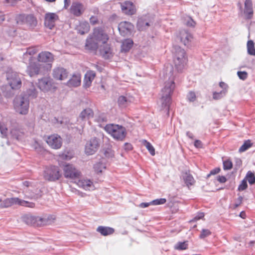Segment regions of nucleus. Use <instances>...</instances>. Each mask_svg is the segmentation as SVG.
Returning a JSON list of instances; mask_svg holds the SVG:
<instances>
[{
  "label": "nucleus",
  "mask_w": 255,
  "mask_h": 255,
  "mask_svg": "<svg viewBox=\"0 0 255 255\" xmlns=\"http://www.w3.org/2000/svg\"><path fill=\"white\" fill-rule=\"evenodd\" d=\"M96 76V73L93 71L87 72L85 75L84 83L87 87H89L92 81L94 80Z\"/></svg>",
  "instance_id": "nucleus-34"
},
{
  "label": "nucleus",
  "mask_w": 255,
  "mask_h": 255,
  "mask_svg": "<svg viewBox=\"0 0 255 255\" xmlns=\"http://www.w3.org/2000/svg\"><path fill=\"white\" fill-rule=\"evenodd\" d=\"M169 75H170L168 76L169 80L165 82L164 87L161 91V98L158 103L160 110H165L167 111L168 115H169L170 106L171 104V95L175 87L174 80L176 76V74H174L172 66L170 67Z\"/></svg>",
  "instance_id": "nucleus-1"
},
{
  "label": "nucleus",
  "mask_w": 255,
  "mask_h": 255,
  "mask_svg": "<svg viewBox=\"0 0 255 255\" xmlns=\"http://www.w3.org/2000/svg\"><path fill=\"white\" fill-rule=\"evenodd\" d=\"M18 25H25L30 29L34 28L37 24L36 17L32 14H20L16 17Z\"/></svg>",
  "instance_id": "nucleus-6"
},
{
  "label": "nucleus",
  "mask_w": 255,
  "mask_h": 255,
  "mask_svg": "<svg viewBox=\"0 0 255 255\" xmlns=\"http://www.w3.org/2000/svg\"><path fill=\"white\" fill-rule=\"evenodd\" d=\"M68 75V71L63 67H58L53 70L52 76L55 80H64L67 78Z\"/></svg>",
  "instance_id": "nucleus-16"
},
{
  "label": "nucleus",
  "mask_w": 255,
  "mask_h": 255,
  "mask_svg": "<svg viewBox=\"0 0 255 255\" xmlns=\"http://www.w3.org/2000/svg\"><path fill=\"white\" fill-rule=\"evenodd\" d=\"M233 167L232 161L229 160H226L223 161V168L224 170H230Z\"/></svg>",
  "instance_id": "nucleus-48"
},
{
  "label": "nucleus",
  "mask_w": 255,
  "mask_h": 255,
  "mask_svg": "<svg viewBox=\"0 0 255 255\" xmlns=\"http://www.w3.org/2000/svg\"><path fill=\"white\" fill-rule=\"evenodd\" d=\"M149 26V23L148 21L143 19L142 17L138 19L137 22V27L139 30H145L147 27Z\"/></svg>",
  "instance_id": "nucleus-38"
},
{
  "label": "nucleus",
  "mask_w": 255,
  "mask_h": 255,
  "mask_svg": "<svg viewBox=\"0 0 255 255\" xmlns=\"http://www.w3.org/2000/svg\"><path fill=\"white\" fill-rule=\"evenodd\" d=\"M173 61L178 71H181L186 65L187 61L186 53L180 47H174Z\"/></svg>",
  "instance_id": "nucleus-5"
},
{
  "label": "nucleus",
  "mask_w": 255,
  "mask_h": 255,
  "mask_svg": "<svg viewBox=\"0 0 255 255\" xmlns=\"http://www.w3.org/2000/svg\"><path fill=\"white\" fill-rule=\"evenodd\" d=\"M33 147L38 153L42 154L44 151V149L43 146L37 141H35L34 143L33 144Z\"/></svg>",
  "instance_id": "nucleus-45"
},
{
  "label": "nucleus",
  "mask_w": 255,
  "mask_h": 255,
  "mask_svg": "<svg viewBox=\"0 0 255 255\" xmlns=\"http://www.w3.org/2000/svg\"><path fill=\"white\" fill-rule=\"evenodd\" d=\"M90 22L92 24H94L97 22V19L95 17H91L90 18Z\"/></svg>",
  "instance_id": "nucleus-64"
},
{
  "label": "nucleus",
  "mask_w": 255,
  "mask_h": 255,
  "mask_svg": "<svg viewBox=\"0 0 255 255\" xmlns=\"http://www.w3.org/2000/svg\"><path fill=\"white\" fill-rule=\"evenodd\" d=\"M178 37L185 46L189 47L191 45V42L193 40V36L187 30L182 29L180 31Z\"/></svg>",
  "instance_id": "nucleus-15"
},
{
  "label": "nucleus",
  "mask_w": 255,
  "mask_h": 255,
  "mask_svg": "<svg viewBox=\"0 0 255 255\" xmlns=\"http://www.w3.org/2000/svg\"><path fill=\"white\" fill-rule=\"evenodd\" d=\"M252 144L250 140H248L245 141L244 144L240 147L239 149V152H243L248 149L251 146Z\"/></svg>",
  "instance_id": "nucleus-43"
},
{
  "label": "nucleus",
  "mask_w": 255,
  "mask_h": 255,
  "mask_svg": "<svg viewBox=\"0 0 255 255\" xmlns=\"http://www.w3.org/2000/svg\"><path fill=\"white\" fill-rule=\"evenodd\" d=\"M63 172L65 178L71 179L79 178L81 174L78 169L70 164H66L64 165Z\"/></svg>",
  "instance_id": "nucleus-10"
},
{
  "label": "nucleus",
  "mask_w": 255,
  "mask_h": 255,
  "mask_svg": "<svg viewBox=\"0 0 255 255\" xmlns=\"http://www.w3.org/2000/svg\"><path fill=\"white\" fill-rule=\"evenodd\" d=\"M217 180L219 182L222 183H225L227 181L226 178L224 176H219Z\"/></svg>",
  "instance_id": "nucleus-58"
},
{
  "label": "nucleus",
  "mask_w": 255,
  "mask_h": 255,
  "mask_svg": "<svg viewBox=\"0 0 255 255\" xmlns=\"http://www.w3.org/2000/svg\"><path fill=\"white\" fill-rule=\"evenodd\" d=\"M244 179H246V181H248L249 184L251 185H253L255 183V176L254 173L250 171L247 172Z\"/></svg>",
  "instance_id": "nucleus-41"
},
{
  "label": "nucleus",
  "mask_w": 255,
  "mask_h": 255,
  "mask_svg": "<svg viewBox=\"0 0 255 255\" xmlns=\"http://www.w3.org/2000/svg\"><path fill=\"white\" fill-rule=\"evenodd\" d=\"M81 78L80 74H74L67 81L66 85L69 87H77L81 84Z\"/></svg>",
  "instance_id": "nucleus-25"
},
{
  "label": "nucleus",
  "mask_w": 255,
  "mask_h": 255,
  "mask_svg": "<svg viewBox=\"0 0 255 255\" xmlns=\"http://www.w3.org/2000/svg\"><path fill=\"white\" fill-rule=\"evenodd\" d=\"M104 129L114 139L118 141H123L127 136L126 128L121 125L116 124H107Z\"/></svg>",
  "instance_id": "nucleus-2"
},
{
  "label": "nucleus",
  "mask_w": 255,
  "mask_h": 255,
  "mask_svg": "<svg viewBox=\"0 0 255 255\" xmlns=\"http://www.w3.org/2000/svg\"><path fill=\"white\" fill-rule=\"evenodd\" d=\"M183 179L186 184L189 187L194 184L195 180L192 175L187 172H184L182 175Z\"/></svg>",
  "instance_id": "nucleus-36"
},
{
  "label": "nucleus",
  "mask_w": 255,
  "mask_h": 255,
  "mask_svg": "<svg viewBox=\"0 0 255 255\" xmlns=\"http://www.w3.org/2000/svg\"><path fill=\"white\" fill-rule=\"evenodd\" d=\"M22 96H25L29 98L34 99L37 96V91L34 86V85L30 83L29 84V88L26 90V91L21 94Z\"/></svg>",
  "instance_id": "nucleus-29"
},
{
  "label": "nucleus",
  "mask_w": 255,
  "mask_h": 255,
  "mask_svg": "<svg viewBox=\"0 0 255 255\" xmlns=\"http://www.w3.org/2000/svg\"><path fill=\"white\" fill-rule=\"evenodd\" d=\"M6 79L8 84L12 89H18L21 86V80L16 72L9 70L6 73Z\"/></svg>",
  "instance_id": "nucleus-8"
},
{
  "label": "nucleus",
  "mask_w": 255,
  "mask_h": 255,
  "mask_svg": "<svg viewBox=\"0 0 255 255\" xmlns=\"http://www.w3.org/2000/svg\"><path fill=\"white\" fill-rule=\"evenodd\" d=\"M187 99L190 102H193L196 99L195 93L193 92H190L187 95Z\"/></svg>",
  "instance_id": "nucleus-54"
},
{
  "label": "nucleus",
  "mask_w": 255,
  "mask_h": 255,
  "mask_svg": "<svg viewBox=\"0 0 255 255\" xmlns=\"http://www.w3.org/2000/svg\"><path fill=\"white\" fill-rule=\"evenodd\" d=\"M95 40L99 43L105 44L109 39L108 35L101 28H95L93 34L91 36Z\"/></svg>",
  "instance_id": "nucleus-11"
},
{
  "label": "nucleus",
  "mask_w": 255,
  "mask_h": 255,
  "mask_svg": "<svg viewBox=\"0 0 255 255\" xmlns=\"http://www.w3.org/2000/svg\"><path fill=\"white\" fill-rule=\"evenodd\" d=\"M220 169L219 168H216L211 170L209 176L210 175H215V174L218 173L220 172Z\"/></svg>",
  "instance_id": "nucleus-59"
},
{
  "label": "nucleus",
  "mask_w": 255,
  "mask_h": 255,
  "mask_svg": "<svg viewBox=\"0 0 255 255\" xmlns=\"http://www.w3.org/2000/svg\"><path fill=\"white\" fill-rule=\"evenodd\" d=\"M166 200L165 198H160L154 200L150 202L153 205H162L165 203Z\"/></svg>",
  "instance_id": "nucleus-47"
},
{
  "label": "nucleus",
  "mask_w": 255,
  "mask_h": 255,
  "mask_svg": "<svg viewBox=\"0 0 255 255\" xmlns=\"http://www.w3.org/2000/svg\"><path fill=\"white\" fill-rule=\"evenodd\" d=\"M78 185L86 190H92L94 187L93 182L91 180L88 179L79 180Z\"/></svg>",
  "instance_id": "nucleus-32"
},
{
  "label": "nucleus",
  "mask_w": 255,
  "mask_h": 255,
  "mask_svg": "<svg viewBox=\"0 0 255 255\" xmlns=\"http://www.w3.org/2000/svg\"><path fill=\"white\" fill-rule=\"evenodd\" d=\"M101 55L105 59L110 58L112 56V49L110 45L106 42L103 44L100 48Z\"/></svg>",
  "instance_id": "nucleus-27"
},
{
  "label": "nucleus",
  "mask_w": 255,
  "mask_h": 255,
  "mask_svg": "<svg viewBox=\"0 0 255 255\" xmlns=\"http://www.w3.org/2000/svg\"><path fill=\"white\" fill-rule=\"evenodd\" d=\"M134 100L133 98L129 95L121 96L119 97L118 103L120 107L126 108Z\"/></svg>",
  "instance_id": "nucleus-23"
},
{
  "label": "nucleus",
  "mask_w": 255,
  "mask_h": 255,
  "mask_svg": "<svg viewBox=\"0 0 255 255\" xmlns=\"http://www.w3.org/2000/svg\"><path fill=\"white\" fill-rule=\"evenodd\" d=\"M15 111L21 115H26L29 111V99L25 96L20 95L15 97L13 102Z\"/></svg>",
  "instance_id": "nucleus-3"
},
{
  "label": "nucleus",
  "mask_w": 255,
  "mask_h": 255,
  "mask_svg": "<svg viewBox=\"0 0 255 255\" xmlns=\"http://www.w3.org/2000/svg\"><path fill=\"white\" fill-rule=\"evenodd\" d=\"M58 15L54 13H47L45 16V25L51 29L55 25V21L58 19Z\"/></svg>",
  "instance_id": "nucleus-19"
},
{
  "label": "nucleus",
  "mask_w": 255,
  "mask_h": 255,
  "mask_svg": "<svg viewBox=\"0 0 255 255\" xmlns=\"http://www.w3.org/2000/svg\"><path fill=\"white\" fill-rule=\"evenodd\" d=\"M50 216H45L43 217L34 216L31 215H25L22 217L23 222L28 225L41 226L46 225L51 223Z\"/></svg>",
  "instance_id": "nucleus-4"
},
{
  "label": "nucleus",
  "mask_w": 255,
  "mask_h": 255,
  "mask_svg": "<svg viewBox=\"0 0 255 255\" xmlns=\"http://www.w3.org/2000/svg\"><path fill=\"white\" fill-rule=\"evenodd\" d=\"M94 113L92 109L87 108L81 112L80 114L79 118L82 120H87L93 117Z\"/></svg>",
  "instance_id": "nucleus-33"
},
{
  "label": "nucleus",
  "mask_w": 255,
  "mask_h": 255,
  "mask_svg": "<svg viewBox=\"0 0 255 255\" xmlns=\"http://www.w3.org/2000/svg\"><path fill=\"white\" fill-rule=\"evenodd\" d=\"M14 204H17L30 208H33L35 205L34 203L32 202H29L28 201L22 200L18 198H7L4 200L1 204V206L3 208H7Z\"/></svg>",
  "instance_id": "nucleus-9"
},
{
  "label": "nucleus",
  "mask_w": 255,
  "mask_h": 255,
  "mask_svg": "<svg viewBox=\"0 0 255 255\" xmlns=\"http://www.w3.org/2000/svg\"><path fill=\"white\" fill-rule=\"evenodd\" d=\"M204 216V214L202 212L199 213L192 220V221L195 222L197 220L202 219Z\"/></svg>",
  "instance_id": "nucleus-57"
},
{
  "label": "nucleus",
  "mask_w": 255,
  "mask_h": 255,
  "mask_svg": "<svg viewBox=\"0 0 255 255\" xmlns=\"http://www.w3.org/2000/svg\"><path fill=\"white\" fill-rule=\"evenodd\" d=\"M123 148L125 150H126L127 151H130V150H132V146L130 143L126 142L124 144Z\"/></svg>",
  "instance_id": "nucleus-56"
},
{
  "label": "nucleus",
  "mask_w": 255,
  "mask_h": 255,
  "mask_svg": "<svg viewBox=\"0 0 255 255\" xmlns=\"http://www.w3.org/2000/svg\"><path fill=\"white\" fill-rule=\"evenodd\" d=\"M186 134L187 136H188L189 138H190L191 139H193V138H194L193 134L192 132H191L190 131H187L186 133Z\"/></svg>",
  "instance_id": "nucleus-62"
},
{
  "label": "nucleus",
  "mask_w": 255,
  "mask_h": 255,
  "mask_svg": "<svg viewBox=\"0 0 255 255\" xmlns=\"http://www.w3.org/2000/svg\"><path fill=\"white\" fill-rule=\"evenodd\" d=\"M133 28V25L130 22L127 21H122L118 26L119 32L123 36L129 35Z\"/></svg>",
  "instance_id": "nucleus-14"
},
{
  "label": "nucleus",
  "mask_w": 255,
  "mask_h": 255,
  "mask_svg": "<svg viewBox=\"0 0 255 255\" xmlns=\"http://www.w3.org/2000/svg\"><path fill=\"white\" fill-rule=\"evenodd\" d=\"M143 144L147 149L149 153L152 155H155V149L152 144L146 140L143 141Z\"/></svg>",
  "instance_id": "nucleus-42"
},
{
  "label": "nucleus",
  "mask_w": 255,
  "mask_h": 255,
  "mask_svg": "<svg viewBox=\"0 0 255 255\" xmlns=\"http://www.w3.org/2000/svg\"><path fill=\"white\" fill-rule=\"evenodd\" d=\"M100 145L99 139L96 137L92 138L85 145V152L88 155L94 154Z\"/></svg>",
  "instance_id": "nucleus-12"
},
{
  "label": "nucleus",
  "mask_w": 255,
  "mask_h": 255,
  "mask_svg": "<svg viewBox=\"0 0 255 255\" xmlns=\"http://www.w3.org/2000/svg\"><path fill=\"white\" fill-rule=\"evenodd\" d=\"M121 5L122 11L126 14L132 15L136 11L135 6L130 1H126L121 3Z\"/></svg>",
  "instance_id": "nucleus-20"
},
{
  "label": "nucleus",
  "mask_w": 255,
  "mask_h": 255,
  "mask_svg": "<svg viewBox=\"0 0 255 255\" xmlns=\"http://www.w3.org/2000/svg\"><path fill=\"white\" fill-rule=\"evenodd\" d=\"M243 200V197L242 196H239L238 199L236 200L235 203L234 205L233 209H235L237 207H238L242 203Z\"/></svg>",
  "instance_id": "nucleus-53"
},
{
  "label": "nucleus",
  "mask_w": 255,
  "mask_h": 255,
  "mask_svg": "<svg viewBox=\"0 0 255 255\" xmlns=\"http://www.w3.org/2000/svg\"><path fill=\"white\" fill-rule=\"evenodd\" d=\"M186 24L188 26L194 27L195 26V22L192 18L189 17L187 20Z\"/></svg>",
  "instance_id": "nucleus-55"
},
{
  "label": "nucleus",
  "mask_w": 255,
  "mask_h": 255,
  "mask_svg": "<svg viewBox=\"0 0 255 255\" xmlns=\"http://www.w3.org/2000/svg\"><path fill=\"white\" fill-rule=\"evenodd\" d=\"M211 234V232L208 229H203L200 235V238L204 239Z\"/></svg>",
  "instance_id": "nucleus-51"
},
{
  "label": "nucleus",
  "mask_w": 255,
  "mask_h": 255,
  "mask_svg": "<svg viewBox=\"0 0 255 255\" xmlns=\"http://www.w3.org/2000/svg\"><path fill=\"white\" fill-rule=\"evenodd\" d=\"M248 187L246 179H244L238 186V190L239 191H242L245 190Z\"/></svg>",
  "instance_id": "nucleus-49"
},
{
  "label": "nucleus",
  "mask_w": 255,
  "mask_h": 255,
  "mask_svg": "<svg viewBox=\"0 0 255 255\" xmlns=\"http://www.w3.org/2000/svg\"><path fill=\"white\" fill-rule=\"evenodd\" d=\"M133 41L130 39H127L122 42L121 50L122 52H126L128 51L133 45Z\"/></svg>",
  "instance_id": "nucleus-37"
},
{
  "label": "nucleus",
  "mask_w": 255,
  "mask_h": 255,
  "mask_svg": "<svg viewBox=\"0 0 255 255\" xmlns=\"http://www.w3.org/2000/svg\"><path fill=\"white\" fill-rule=\"evenodd\" d=\"M70 3V0H64V7L67 8Z\"/></svg>",
  "instance_id": "nucleus-63"
},
{
  "label": "nucleus",
  "mask_w": 255,
  "mask_h": 255,
  "mask_svg": "<svg viewBox=\"0 0 255 255\" xmlns=\"http://www.w3.org/2000/svg\"><path fill=\"white\" fill-rule=\"evenodd\" d=\"M46 141L49 146L56 149L60 148L62 144V138L57 134L48 136L46 139Z\"/></svg>",
  "instance_id": "nucleus-13"
},
{
  "label": "nucleus",
  "mask_w": 255,
  "mask_h": 255,
  "mask_svg": "<svg viewBox=\"0 0 255 255\" xmlns=\"http://www.w3.org/2000/svg\"><path fill=\"white\" fill-rule=\"evenodd\" d=\"M89 29V24L88 22L85 21L80 22L76 28L77 32L81 35L88 33Z\"/></svg>",
  "instance_id": "nucleus-31"
},
{
  "label": "nucleus",
  "mask_w": 255,
  "mask_h": 255,
  "mask_svg": "<svg viewBox=\"0 0 255 255\" xmlns=\"http://www.w3.org/2000/svg\"><path fill=\"white\" fill-rule=\"evenodd\" d=\"M84 11L83 5L78 2H73L70 7V12L71 13L74 14L75 16H80Z\"/></svg>",
  "instance_id": "nucleus-26"
},
{
  "label": "nucleus",
  "mask_w": 255,
  "mask_h": 255,
  "mask_svg": "<svg viewBox=\"0 0 255 255\" xmlns=\"http://www.w3.org/2000/svg\"><path fill=\"white\" fill-rule=\"evenodd\" d=\"M194 146L197 148H200L202 147V142L199 140H195L194 142Z\"/></svg>",
  "instance_id": "nucleus-60"
},
{
  "label": "nucleus",
  "mask_w": 255,
  "mask_h": 255,
  "mask_svg": "<svg viewBox=\"0 0 255 255\" xmlns=\"http://www.w3.org/2000/svg\"><path fill=\"white\" fill-rule=\"evenodd\" d=\"M94 168L97 173H101L103 169H105V164L102 162H99L94 164Z\"/></svg>",
  "instance_id": "nucleus-44"
},
{
  "label": "nucleus",
  "mask_w": 255,
  "mask_h": 255,
  "mask_svg": "<svg viewBox=\"0 0 255 255\" xmlns=\"http://www.w3.org/2000/svg\"><path fill=\"white\" fill-rule=\"evenodd\" d=\"M29 65L27 67L26 72L30 76L32 77L39 74L40 70L39 64L33 61H29Z\"/></svg>",
  "instance_id": "nucleus-21"
},
{
  "label": "nucleus",
  "mask_w": 255,
  "mask_h": 255,
  "mask_svg": "<svg viewBox=\"0 0 255 255\" xmlns=\"http://www.w3.org/2000/svg\"><path fill=\"white\" fill-rule=\"evenodd\" d=\"M38 60L41 62L48 63L52 62L54 57L52 53L48 51H43L39 53Z\"/></svg>",
  "instance_id": "nucleus-24"
},
{
  "label": "nucleus",
  "mask_w": 255,
  "mask_h": 255,
  "mask_svg": "<svg viewBox=\"0 0 255 255\" xmlns=\"http://www.w3.org/2000/svg\"><path fill=\"white\" fill-rule=\"evenodd\" d=\"M43 176L46 180L50 181H55L59 180L62 174L58 166L51 165L45 168Z\"/></svg>",
  "instance_id": "nucleus-7"
},
{
  "label": "nucleus",
  "mask_w": 255,
  "mask_h": 255,
  "mask_svg": "<svg viewBox=\"0 0 255 255\" xmlns=\"http://www.w3.org/2000/svg\"><path fill=\"white\" fill-rule=\"evenodd\" d=\"M237 75L239 78L242 80H246L248 77V73L245 71H238Z\"/></svg>",
  "instance_id": "nucleus-52"
},
{
  "label": "nucleus",
  "mask_w": 255,
  "mask_h": 255,
  "mask_svg": "<svg viewBox=\"0 0 255 255\" xmlns=\"http://www.w3.org/2000/svg\"><path fill=\"white\" fill-rule=\"evenodd\" d=\"M187 245L186 242H179L175 246V249L178 250H185L187 248Z\"/></svg>",
  "instance_id": "nucleus-46"
},
{
  "label": "nucleus",
  "mask_w": 255,
  "mask_h": 255,
  "mask_svg": "<svg viewBox=\"0 0 255 255\" xmlns=\"http://www.w3.org/2000/svg\"><path fill=\"white\" fill-rule=\"evenodd\" d=\"M248 53L251 55H255V44L253 40H249L247 44Z\"/></svg>",
  "instance_id": "nucleus-40"
},
{
  "label": "nucleus",
  "mask_w": 255,
  "mask_h": 255,
  "mask_svg": "<svg viewBox=\"0 0 255 255\" xmlns=\"http://www.w3.org/2000/svg\"><path fill=\"white\" fill-rule=\"evenodd\" d=\"M97 231L102 235L106 236L112 234L114 232V229L111 227L99 226L97 228Z\"/></svg>",
  "instance_id": "nucleus-35"
},
{
  "label": "nucleus",
  "mask_w": 255,
  "mask_h": 255,
  "mask_svg": "<svg viewBox=\"0 0 255 255\" xmlns=\"http://www.w3.org/2000/svg\"><path fill=\"white\" fill-rule=\"evenodd\" d=\"M99 44L98 42H97L90 36L87 39L85 46L88 49L95 51L98 48Z\"/></svg>",
  "instance_id": "nucleus-30"
},
{
  "label": "nucleus",
  "mask_w": 255,
  "mask_h": 255,
  "mask_svg": "<svg viewBox=\"0 0 255 255\" xmlns=\"http://www.w3.org/2000/svg\"><path fill=\"white\" fill-rule=\"evenodd\" d=\"M52 80L49 77H45L39 79L38 88L42 91L47 92L52 88Z\"/></svg>",
  "instance_id": "nucleus-17"
},
{
  "label": "nucleus",
  "mask_w": 255,
  "mask_h": 255,
  "mask_svg": "<svg viewBox=\"0 0 255 255\" xmlns=\"http://www.w3.org/2000/svg\"><path fill=\"white\" fill-rule=\"evenodd\" d=\"M11 136L17 140H20L23 135V132L19 129L13 128L10 131Z\"/></svg>",
  "instance_id": "nucleus-39"
},
{
  "label": "nucleus",
  "mask_w": 255,
  "mask_h": 255,
  "mask_svg": "<svg viewBox=\"0 0 255 255\" xmlns=\"http://www.w3.org/2000/svg\"><path fill=\"white\" fill-rule=\"evenodd\" d=\"M0 131L3 137L6 136L7 133V128L3 124L1 123H0Z\"/></svg>",
  "instance_id": "nucleus-50"
},
{
  "label": "nucleus",
  "mask_w": 255,
  "mask_h": 255,
  "mask_svg": "<svg viewBox=\"0 0 255 255\" xmlns=\"http://www.w3.org/2000/svg\"><path fill=\"white\" fill-rule=\"evenodd\" d=\"M244 13L247 19H250L253 16L254 10L251 0H246Z\"/></svg>",
  "instance_id": "nucleus-28"
},
{
  "label": "nucleus",
  "mask_w": 255,
  "mask_h": 255,
  "mask_svg": "<svg viewBox=\"0 0 255 255\" xmlns=\"http://www.w3.org/2000/svg\"><path fill=\"white\" fill-rule=\"evenodd\" d=\"M38 51V47H31L27 49L25 53L23 54V60L24 63H27L29 61H33L32 56Z\"/></svg>",
  "instance_id": "nucleus-22"
},
{
  "label": "nucleus",
  "mask_w": 255,
  "mask_h": 255,
  "mask_svg": "<svg viewBox=\"0 0 255 255\" xmlns=\"http://www.w3.org/2000/svg\"><path fill=\"white\" fill-rule=\"evenodd\" d=\"M219 86L222 89L220 92H214L213 93V99L215 100H220L224 97L228 90V85L223 82H221L219 83Z\"/></svg>",
  "instance_id": "nucleus-18"
},
{
  "label": "nucleus",
  "mask_w": 255,
  "mask_h": 255,
  "mask_svg": "<svg viewBox=\"0 0 255 255\" xmlns=\"http://www.w3.org/2000/svg\"><path fill=\"white\" fill-rule=\"evenodd\" d=\"M150 205H152V204L150 203V202L149 203H141L140 204L139 207L142 208H144L147 207Z\"/></svg>",
  "instance_id": "nucleus-61"
}]
</instances>
